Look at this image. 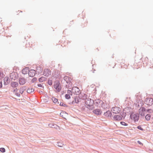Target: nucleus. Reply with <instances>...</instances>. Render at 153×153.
I'll return each mask as SVG.
<instances>
[{"instance_id":"obj_7","label":"nucleus","mask_w":153,"mask_h":153,"mask_svg":"<svg viewBox=\"0 0 153 153\" xmlns=\"http://www.w3.org/2000/svg\"><path fill=\"white\" fill-rule=\"evenodd\" d=\"M54 87L56 90L58 92L60 91L61 90V87L60 86V83L59 82L55 83L54 85Z\"/></svg>"},{"instance_id":"obj_47","label":"nucleus","mask_w":153,"mask_h":153,"mask_svg":"<svg viewBox=\"0 0 153 153\" xmlns=\"http://www.w3.org/2000/svg\"><path fill=\"white\" fill-rule=\"evenodd\" d=\"M127 109H128V108H124V111H125V109H127Z\"/></svg>"},{"instance_id":"obj_33","label":"nucleus","mask_w":153,"mask_h":153,"mask_svg":"<svg viewBox=\"0 0 153 153\" xmlns=\"http://www.w3.org/2000/svg\"><path fill=\"white\" fill-rule=\"evenodd\" d=\"M120 124L123 126H127L128 125V124L123 121H121L120 122Z\"/></svg>"},{"instance_id":"obj_19","label":"nucleus","mask_w":153,"mask_h":153,"mask_svg":"<svg viewBox=\"0 0 153 153\" xmlns=\"http://www.w3.org/2000/svg\"><path fill=\"white\" fill-rule=\"evenodd\" d=\"M18 85L19 84L17 82H12L10 83L11 86L13 88L17 87Z\"/></svg>"},{"instance_id":"obj_2","label":"nucleus","mask_w":153,"mask_h":153,"mask_svg":"<svg viewBox=\"0 0 153 153\" xmlns=\"http://www.w3.org/2000/svg\"><path fill=\"white\" fill-rule=\"evenodd\" d=\"M130 118L133 120L135 122H137L139 119V114L138 113H135L134 115L132 114H131L130 116Z\"/></svg>"},{"instance_id":"obj_16","label":"nucleus","mask_w":153,"mask_h":153,"mask_svg":"<svg viewBox=\"0 0 153 153\" xmlns=\"http://www.w3.org/2000/svg\"><path fill=\"white\" fill-rule=\"evenodd\" d=\"M79 97L78 96H76L74 97V100H73L70 104H74L75 103L78 104L79 102Z\"/></svg>"},{"instance_id":"obj_39","label":"nucleus","mask_w":153,"mask_h":153,"mask_svg":"<svg viewBox=\"0 0 153 153\" xmlns=\"http://www.w3.org/2000/svg\"><path fill=\"white\" fill-rule=\"evenodd\" d=\"M3 75V73L0 71V79H1L2 78Z\"/></svg>"},{"instance_id":"obj_3","label":"nucleus","mask_w":153,"mask_h":153,"mask_svg":"<svg viewBox=\"0 0 153 153\" xmlns=\"http://www.w3.org/2000/svg\"><path fill=\"white\" fill-rule=\"evenodd\" d=\"M94 103L96 106L99 107H103V105L104 104L103 102L100 99H97L95 100Z\"/></svg>"},{"instance_id":"obj_17","label":"nucleus","mask_w":153,"mask_h":153,"mask_svg":"<svg viewBox=\"0 0 153 153\" xmlns=\"http://www.w3.org/2000/svg\"><path fill=\"white\" fill-rule=\"evenodd\" d=\"M104 115L106 117H111L112 116V113L110 111L108 110L104 113Z\"/></svg>"},{"instance_id":"obj_15","label":"nucleus","mask_w":153,"mask_h":153,"mask_svg":"<svg viewBox=\"0 0 153 153\" xmlns=\"http://www.w3.org/2000/svg\"><path fill=\"white\" fill-rule=\"evenodd\" d=\"M122 120V117L119 115H114L113 117V120L115 121H120Z\"/></svg>"},{"instance_id":"obj_5","label":"nucleus","mask_w":153,"mask_h":153,"mask_svg":"<svg viewBox=\"0 0 153 153\" xmlns=\"http://www.w3.org/2000/svg\"><path fill=\"white\" fill-rule=\"evenodd\" d=\"M145 103L148 105L151 106L153 104V99L149 97L146 98Z\"/></svg>"},{"instance_id":"obj_24","label":"nucleus","mask_w":153,"mask_h":153,"mask_svg":"<svg viewBox=\"0 0 153 153\" xmlns=\"http://www.w3.org/2000/svg\"><path fill=\"white\" fill-rule=\"evenodd\" d=\"M64 80L66 81L67 83H68V82H69L70 80V78L69 77L65 76L64 77Z\"/></svg>"},{"instance_id":"obj_23","label":"nucleus","mask_w":153,"mask_h":153,"mask_svg":"<svg viewBox=\"0 0 153 153\" xmlns=\"http://www.w3.org/2000/svg\"><path fill=\"white\" fill-rule=\"evenodd\" d=\"M46 78L44 76H42L39 78V81L40 82H42L46 80Z\"/></svg>"},{"instance_id":"obj_31","label":"nucleus","mask_w":153,"mask_h":153,"mask_svg":"<svg viewBox=\"0 0 153 153\" xmlns=\"http://www.w3.org/2000/svg\"><path fill=\"white\" fill-rule=\"evenodd\" d=\"M48 84L50 85H51L52 84V79H49L48 82Z\"/></svg>"},{"instance_id":"obj_6","label":"nucleus","mask_w":153,"mask_h":153,"mask_svg":"<svg viewBox=\"0 0 153 153\" xmlns=\"http://www.w3.org/2000/svg\"><path fill=\"white\" fill-rule=\"evenodd\" d=\"M72 92L73 94L76 95H79L80 94V90L77 87H73L72 88Z\"/></svg>"},{"instance_id":"obj_35","label":"nucleus","mask_w":153,"mask_h":153,"mask_svg":"<svg viewBox=\"0 0 153 153\" xmlns=\"http://www.w3.org/2000/svg\"><path fill=\"white\" fill-rule=\"evenodd\" d=\"M73 93L72 92V91L70 90H68L67 91V93L69 95H72V93Z\"/></svg>"},{"instance_id":"obj_1","label":"nucleus","mask_w":153,"mask_h":153,"mask_svg":"<svg viewBox=\"0 0 153 153\" xmlns=\"http://www.w3.org/2000/svg\"><path fill=\"white\" fill-rule=\"evenodd\" d=\"M94 102V100L91 99H86L85 101V103L88 106L86 107L89 109H90L91 105H92Z\"/></svg>"},{"instance_id":"obj_12","label":"nucleus","mask_w":153,"mask_h":153,"mask_svg":"<svg viewBox=\"0 0 153 153\" xmlns=\"http://www.w3.org/2000/svg\"><path fill=\"white\" fill-rule=\"evenodd\" d=\"M112 110H113V112L115 114L119 113L121 111V108L118 107H115L112 108Z\"/></svg>"},{"instance_id":"obj_36","label":"nucleus","mask_w":153,"mask_h":153,"mask_svg":"<svg viewBox=\"0 0 153 153\" xmlns=\"http://www.w3.org/2000/svg\"><path fill=\"white\" fill-rule=\"evenodd\" d=\"M37 80V78L36 77H34L31 80V82L32 83H34Z\"/></svg>"},{"instance_id":"obj_41","label":"nucleus","mask_w":153,"mask_h":153,"mask_svg":"<svg viewBox=\"0 0 153 153\" xmlns=\"http://www.w3.org/2000/svg\"><path fill=\"white\" fill-rule=\"evenodd\" d=\"M150 111H152V109H146V112H147L149 113V112Z\"/></svg>"},{"instance_id":"obj_4","label":"nucleus","mask_w":153,"mask_h":153,"mask_svg":"<svg viewBox=\"0 0 153 153\" xmlns=\"http://www.w3.org/2000/svg\"><path fill=\"white\" fill-rule=\"evenodd\" d=\"M18 77V75L17 72H13L10 74V78L12 80H15Z\"/></svg>"},{"instance_id":"obj_26","label":"nucleus","mask_w":153,"mask_h":153,"mask_svg":"<svg viewBox=\"0 0 153 153\" xmlns=\"http://www.w3.org/2000/svg\"><path fill=\"white\" fill-rule=\"evenodd\" d=\"M120 116H121L122 118L123 117L124 118L126 115V112L123 113L121 112L120 113Z\"/></svg>"},{"instance_id":"obj_43","label":"nucleus","mask_w":153,"mask_h":153,"mask_svg":"<svg viewBox=\"0 0 153 153\" xmlns=\"http://www.w3.org/2000/svg\"><path fill=\"white\" fill-rule=\"evenodd\" d=\"M18 91V89L17 88H16V89H14L13 90V92H17Z\"/></svg>"},{"instance_id":"obj_28","label":"nucleus","mask_w":153,"mask_h":153,"mask_svg":"<svg viewBox=\"0 0 153 153\" xmlns=\"http://www.w3.org/2000/svg\"><path fill=\"white\" fill-rule=\"evenodd\" d=\"M52 100L54 103H56L58 101V99L54 97H53Z\"/></svg>"},{"instance_id":"obj_20","label":"nucleus","mask_w":153,"mask_h":153,"mask_svg":"<svg viewBox=\"0 0 153 153\" xmlns=\"http://www.w3.org/2000/svg\"><path fill=\"white\" fill-rule=\"evenodd\" d=\"M9 78L8 77H5L4 79V85H7L9 82L8 81Z\"/></svg>"},{"instance_id":"obj_22","label":"nucleus","mask_w":153,"mask_h":153,"mask_svg":"<svg viewBox=\"0 0 153 153\" xmlns=\"http://www.w3.org/2000/svg\"><path fill=\"white\" fill-rule=\"evenodd\" d=\"M151 117V115L149 114H147L145 116V118L147 121H149Z\"/></svg>"},{"instance_id":"obj_37","label":"nucleus","mask_w":153,"mask_h":153,"mask_svg":"<svg viewBox=\"0 0 153 153\" xmlns=\"http://www.w3.org/2000/svg\"><path fill=\"white\" fill-rule=\"evenodd\" d=\"M137 128L138 129H139V130H141V131H143L144 130V129L141 127V126H140V125L139 126H138L137 127Z\"/></svg>"},{"instance_id":"obj_18","label":"nucleus","mask_w":153,"mask_h":153,"mask_svg":"<svg viewBox=\"0 0 153 153\" xmlns=\"http://www.w3.org/2000/svg\"><path fill=\"white\" fill-rule=\"evenodd\" d=\"M29 68L28 67H26L23 68L22 71V73L24 74H28Z\"/></svg>"},{"instance_id":"obj_44","label":"nucleus","mask_w":153,"mask_h":153,"mask_svg":"<svg viewBox=\"0 0 153 153\" xmlns=\"http://www.w3.org/2000/svg\"><path fill=\"white\" fill-rule=\"evenodd\" d=\"M2 82L1 81L0 82V88H1L2 87Z\"/></svg>"},{"instance_id":"obj_40","label":"nucleus","mask_w":153,"mask_h":153,"mask_svg":"<svg viewBox=\"0 0 153 153\" xmlns=\"http://www.w3.org/2000/svg\"><path fill=\"white\" fill-rule=\"evenodd\" d=\"M15 94L17 96L19 97H20V94L19 93H18V92H16L15 93Z\"/></svg>"},{"instance_id":"obj_48","label":"nucleus","mask_w":153,"mask_h":153,"mask_svg":"<svg viewBox=\"0 0 153 153\" xmlns=\"http://www.w3.org/2000/svg\"><path fill=\"white\" fill-rule=\"evenodd\" d=\"M59 101H58V102H57L56 103H57L58 104H59Z\"/></svg>"},{"instance_id":"obj_46","label":"nucleus","mask_w":153,"mask_h":153,"mask_svg":"<svg viewBox=\"0 0 153 153\" xmlns=\"http://www.w3.org/2000/svg\"><path fill=\"white\" fill-rule=\"evenodd\" d=\"M152 113H153V110H152V111H150L148 113H149L148 114H152Z\"/></svg>"},{"instance_id":"obj_9","label":"nucleus","mask_w":153,"mask_h":153,"mask_svg":"<svg viewBox=\"0 0 153 153\" xmlns=\"http://www.w3.org/2000/svg\"><path fill=\"white\" fill-rule=\"evenodd\" d=\"M27 79L22 76H21L19 78V82L21 85H24L26 82Z\"/></svg>"},{"instance_id":"obj_32","label":"nucleus","mask_w":153,"mask_h":153,"mask_svg":"<svg viewBox=\"0 0 153 153\" xmlns=\"http://www.w3.org/2000/svg\"><path fill=\"white\" fill-rule=\"evenodd\" d=\"M65 98L67 99H69L71 97L70 96V95L67 94L65 95Z\"/></svg>"},{"instance_id":"obj_13","label":"nucleus","mask_w":153,"mask_h":153,"mask_svg":"<svg viewBox=\"0 0 153 153\" xmlns=\"http://www.w3.org/2000/svg\"><path fill=\"white\" fill-rule=\"evenodd\" d=\"M93 112L97 116L100 115L102 113V111L99 109H96L93 111Z\"/></svg>"},{"instance_id":"obj_38","label":"nucleus","mask_w":153,"mask_h":153,"mask_svg":"<svg viewBox=\"0 0 153 153\" xmlns=\"http://www.w3.org/2000/svg\"><path fill=\"white\" fill-rule=\"evenodd\" d=\"M87 95L86 94H84L83 96V97L82 98V99L83 100H86L87 99L86 98Z\"/></svg>"},{"instance_id":"obj_45","label":"nucleus","mask_w":153,"mask_h":153,"mask_svg":"<svg viewBox=\"0 0 153 153\" xmlns=\"http://www.w3.org/2000/svg\"><path fill=\"white\" fill-rule=\"evenodd\" d=\"M38 87H43V86H42V85H41V84H38Z\"/></svg>"},{"instance_id":"obj_21","label":"nucleus","mask_w":153,"mask_h":153,"mask_svg":"<svg viewBox=\"0 0 153 153\" xmlns=\"http://www.w3.org/2000/svg\"><path fill=\"white\" fill-rule=\"evenodd\" d=\"M34 91V89L31 87L29 88L27 90V92L29 93L33 92Z\"/></svg>"},{"instance_id":"obj_30","label":"nucleus","mask_w":153,"mask_h":153,"mask_svg":"<svg viewBox=\"0 0 153 153\" xmlns=\"http://www.w3.org/2000/svg\"><path fill=\"white\" fill-rule=\"evenodd\" d=\"M57 145L60 147H62L63 145V144L61 142H57Z\"/></svg>"},{"instance_id":"obj_11","label":"nucleus","mask_w":153,"mask_h":153,"mask_svg":"<svg viewBox=\"0 0 153 153\" xmlns=\"http://www.w3.org/2000/svg\"><path fill=\"white\" fill-rule=\"evenodd\" d=\"M51 71L49 69H46L44 70L43 75L46 76H48L51 75Z\"/></svg>"},{"instance_id":"obj_14","label":"nucleus","mask_w":153,"mask_h":153,"mask_svg":"<svg viewBox=\"0 0 153 153\" xmlns=\"http://www.w3.org/2000/svg\"><path fill=\"white\" fill-rule=\"evenodd\" d=\"M36 74V72L34 70L31 69L28 72V75L31 77H33Z\"/></svg>"},{"instance_id":"obj_8","label":"nucleus","mask_w":153,"mask_h":153,"mask_svg":"<svg viewBox=\"0 0 153 153\" xmlns=\"http://www.w3.org/2000/svg\"><path fill=\"white\" fill-rule=\"evenodd\" d=\"M146 109L144 107H142L139 110V114L142 116H145L146 111Z\"/></svg>"},{"instance_id":"obj_42","label":"nucleus","mask_w":153,"mask_h":153,"mask_svg":"<svg viewBox=\"0 0 153 153\" xmlns=\"http://www.w3.org/2000/svg\"><path fill=\"white\" fill-rule=\"evenodd\" d=\"M137 143L140 145H143V143L140 141H137Z\"/></svg>"},{"instance_id":"obj_34","label":"nucleus","mask_w":153,"mask_h":153,"mask_svg":"<svg viewBox=\"0 0 153 153\" xmlns=\"http://www.w3.org/2000/svg\"><path fill=\"white\" fill-rule=\"evenodd\" d=\"M0 151L2 152H5V149L4 148H0Z\"/></svg>"},{"instance_id":"obj_10","label":"nucleus","mask_w":153,"mask_h":153,"mask_svg":"<svg viewBox=\"0 0 153 153\" xmlns=\"http://www.w3.org/2000/svg\"><path fill=\"white\" fill-rule=\"evenodd\" d=\"M36 74H39L42 72L43 71V68L41 67L40 65L37 66L36 68V70H35Z\"/></svg>"},{"instance_id":"obj_29","label":"nucleus","mask_w":153,"mask_h":153,"mask_svg":"<svg viewBox=\"0 0 153 153\" xmlns=\"http://www.w3.org/2000/svg\"><path fill=\"white\" fill-rule=\"evenodd\" d=\"M59 105L62 106H64L65 107H67L68 105H66L65 104H64L63 102H62L60 101V102L59 103Z\"/></svg>"},{"instance_id":"obj_27","label":"nucleus","mask_w":153,"mask_h":153,"mask_svg":"<svg viewBox=\"0 0 153 153\" xmlns=\"http://www.w3.org/2000/svg\"><path fill=\"white\" fill-rule=\"evenodd\" d=\"M67 113L65 111L64 112H61L60 114V117H62L64 118H65L64 117L65 115Z\"/></svg>"},{"instance_id":"obj_25","label":"nucleus","mask_w":153,"mask_h":153,"mask_svg":"<svg viewBox=\"0 0 153 153\" xmlns=\"http://www.w3.org/2000/svg\"><path fill=\"white\" fill-rule=\"evenodd\" d=\"M25 90V87L21 88L19 90V93L22 94Z\"/></svg>"}]
</instances>
